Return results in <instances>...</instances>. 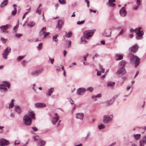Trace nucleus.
Returning a JSON list of instances; mask_svg holds the SVG:
<instances>
[{
	"label": "nucleus",
	"instance_id": "nucleus-37",
	"mask_svg": "<svg viewBox=\"0 0 146 146\" xmlns=\"http://www.w3.org/2000/svg\"><path fill=\"white\" fill-rule=\"evenodd\" d=\"M58 1L61 4H64L66 3L65 0H58Z\"/></svg>",
	"mask_w": 146,
	"mask_h": 146
},
{
	"label": "nucleus",
	"instance_id": "nucleus-14",
	"mask_svg": "<svg viewBox=\"0 0 146 146\" xmlns=\"http://www.w3.org/2000/svg\"><path fill=\"white\" fill-rule=\"evenodd\" d=\"M85 88H78L77 90V93L79 95H82L85 92Z\"/></svg>",
	"mask_w": 146,
	"mask_h": 146
},
{
	"label": "nucleus",
	"instance_id": "nucleus-59",
	"mask_svg": "<svg viewBox=\"0 0 146 146\" xmlns=\"http://www.w3.org/2000/svg\"><path fill=\"white\" fill-rule=\"evenodd\" d=\"M139 7V5H137V6H134V7H133V8L135 10H136L138 9Z\"/></svg>",
	"mask_w": 146,
	"mask_h": 146
},
{
	"label": "nucleus",
	"instance_id": "nucleus-16",
	"mask_svg": "<svg viewBox=\"0 0 146 146\" xmlns=\"http://www.w3.org/2000/svg\"><path fill=\"white\" fill-rule=\"evenodd\" d=\"M100 70H97L96 69V70L97 71V75L98 76H100L101 75V73H104L105 72V69L103 68L102 66L100 65L99 66Z\"/></svg>",
	"mask_w": 146,
	"mask_h": 146
},
{
	"label": "nucleus",
	"instance_id": "nucleus-2",
	"mask_svg": "<svg viewBox=\"0 0 146 146\" xmlns=\"http://www.w3.org/2000/svg\"><path fill=\"white\" fill-rule=\"evenodd\" d=\"M94 33V32L91 30H88L85 31L84 33V37L81 38V42H83L84 44L86 43L87 41L85 40V38L88 39L89 37L92 36Z\"/></svg>",
	"mask_w": 146,
	"mask_h": 146
},
{
	"label": "nucleus",
	"instance_id": "nucleus-9",
	"mask_svg": "<svg viewBox=\"0 0 146 146\" xmlns=\"http://www.w3.org/2000/svg\"><path fill=\"white\" fill-rule=\"evenodd\" d=\"M84 113H78L76 114L75 117L77 119L82 120H83L84 118Z\"/></svg>",
	"mask_w": 146,
	"mask_h": 146
},
{
	"label": "nucleus",
	"instance_id": "nucleus-44",
	"mask_svg": "<svg viewBox=\"0 0 146 146\" xmlns=\"http://www.w3.org/2000/svg\"><path fill=\"white\" fill-rule=\"evenodd\" d=\"M49 60L50 61L51 63L52 64H53L54 61V59H51L50 57H49Z\"/></svg>",
	"mask_w": 146,
	"mask_h": 146
},
{
	"label": "nucleus",
	"instance_id": "nucleus-63",
	"mask_svg": "<svg viewBox=\"0 0 146 146\" xmlns=\"http://www.w3.org/2000/svg\"><path fill=\"white\" fill-rule=\"evenodd\" d=\"M25 60H23L22 62H21V63L23 66H25Z\"/></svg>",
	"mask_w": 146,
	"mask_h": 146
},
{
	"label": "nucleus",
	"instance_id": "nucleus-48",
	"mask_svg": "<svg viewBox=\"0 0 146 146\" xmlns=\"http://www.w3.org/2000/svg\"><path fill=\"white\" fill-rule=\"evenodd\" d=\"M67 99L68 100V101L70 102V104H72L74 102L70 98H68Z\"/></svg>",
	"mask_w": 146,
	"mask_h": 146
},
{
	"label": "nucleus",
	"instance_id": "nucleus-57",
	"mask_svg": "<svg viewBox=\"0 0 146 146\" xmlns=\"http://www.w3.org/2000/svg\"><path fill=\"white\" fill-rule=\"evenodd\" d=\"M106 31V29L105 30V31H104V33L102 34V35L103 36H108L107 35V33L105 32Z\"/></svg>",
	"mask_w": 146,
	"mask_h": 146
},
{
	"label": "nucleus",
	"instance_id": "nucleus-11",
	"mask_svg": "<svg viewBox=\"0 0 146 146\" xmlns=\"http://www.w3.org/2000/svg\"><path fill=\"white\" fill-rule=\"evenodd\" d=\"M139 46L137 44H136L132 46L129 48L130 51L133 52H135L137 51L138 50Z\"/></svg>",
	"mask_w": 146,
	"mask_h": 146
},
{
	"label": "nucleus",
	"instance_id": "nucleus-21",
	"mask_svg": "<svg viewBox=\"0 0 146 146\" xmlns=\"http://www.w3.org/2000/svg\"><path fill=\"white\" fill-rule=\"evenodd\" d=\"M15 110L18 114H20L21 113V109L19 106L16 105L15 106Z\"/></svg>",
	"mask_w": 146,
	"mask_h": 146
},
{
	"label": "nucleus",
	"instance_id": "nucleus-10",
	"mask_svg": "<svg viewBox=\"0 0 146 146\" xmlns=\"http://www.w3.org/2000/svg\"><path fill=\"white\" fill-rule=\"evenodd\" d=\"M9 144V141L6 139H0V145L1 146L7 145Z\"/></svg>",
	"mask_w": 146,
	"mask_h": 146
},
{
	"label": "nucleus",
	"instance_id": "nucleus-3",
	"mask_svg": "<svg viewBox=\"0 0 146 146\" xmlns=\"http://www.w3.org/2000/svg\"><path fill=\"white\" fill-rule=\"evenodd\" d=\"M141 29L140 27L135 29V33H136V38L137 40L142 39L143 38L144 33L143 31L141 30Z\"/></svg>",
	"mask_w": 146,
	"mask_h": 146
},
{
	"label": "nucleus",
	"instance_id": "nucleus-50",
	"mask_svg": "<svg viewBox=\"0 0 146 146\" xmlns=\"http://www.w3.org/2000/svg\"><path fill=\"white\" fill-rule=\"evenodd\" d=\"M1 40L3 43H5L6 42V40L5 38H3L2 37H1Z\"/></svg>",
	"mask_w": 146,
	"mask_h": 146
},
{
	"label": "nucleus",
	"instance_id": "nucleus-7",
	"mask_svg": "<svg viewBox=\"0 0 146 146\" xmlns=\"http://www.w3.org/2000/svg\"><path fill=\"white\" fill-rule=\"evenodd\" d=\"M112 120V117H110L108 115H104L103 116V121L105 123H108Z\"/></svg>",
	"mask_w": 146,
	"mask_h": 146
},
{
	"label": "nucleus",
	"instance_id": "nucleus-12",
	"mask_svg": "<svg viewBox=\"0 0 146 146\" xmlns=\"http://www.w3.org/2000/svg\"><path fill=\"white\" fill-rule=\"evenodd\" d=\"M12 26L10 25H5L1 26L0 28L1 31L3 32H4L5 31L7 30L8 28H10Z\"/></svg>",
	"mask_w": 146,
	"mask_h": 146
},
{
	"label": "nucleus",
	"instance_id": "nucleus-23",
	"mask_svg": "<svg viewBox=\"0 0 146 146\" xmlns=\"http://www.w3.org/2000/svg\"><path fill=\"white\" fill-rule=\"evenodd\" d=\"M35 23L34 21H31L27 24V26L28 27H29L30 28H32L35 26Z\"/></svg>",
	"mask_w": 146,
	"mask_h": 146
},
{
	"label": "nucleus",
	"instance_id": "nucleus-53",
	"mask_svg": "<svg viewBox=\"0 0 146 146\" xmlns=\"http://www.w3.org/2000/svg\"><path fill=\"white\" fill-rule=\"evenodd\" d=\"M22 35V34H16L15 35V36L16 37H19L21 36Z\"/></svg>",
	"mask_w": 146,
	"mask_h": 146
},
{
	"label": "nucleus",
	"instance_id": "nucleus-41",
	"mask_svg": "<svg viewBox=\"0 0 146 146\" xmlns=\"http://www.w3.org/2000/svg\"><path fill=\"white\" fill-rule=\"evenodd\" d=\"M85 21L84 20H82L81 21H78L77 23V24L78 25H81L82 24H83L84 23Z\"/></svg>",
	"mask_w": 146,
	"mask_h": 146
},
{
	"label": "nucleus",
	"instance_id": "nucleus-58",
	"mask_svg": "<svg viewBox=\"0 0 146 146\" xmlns=\"http://www.w3.org/2000/svg\"><path fill=\"white\" fill-rule=\"evenodd\" d=\"M20 143V141L19 140H16L15 142V145L17 144H18Z\"/></svg>",
	"mask_w": 146,
	"mask_h": 146
},
{
	"label": "nucleus",
	"instance_id": "nucleus-61",
	"mask_svg": "<svg viewBox=\"0 0 146 146\" xmlns=\"http://www.w3.org/2000/svg\"><path fill=\"white\" fill-rule=\"evenodd\" d=\"M90 135V133H87V134L86 136L85 137V139H87L88 138Z\"/></svg>",
	"mask_w": 146,
	"mask_h": 146
},
{
	"label": "nucleus",
	"instance_id": "nucleus-1",
	"mask_svg": "<svg viewBox=\"0 0 146 146\" xmlns=\"http://www.w3.org/2000/svg\"><path fill=\"white\" fill-rule=\"evenodd\" d=\"M34 116V114L32 112H29L28 115H25L23 119L24 124L27 125H30L31 123V119H35Z\"/></svg>",
	"mask_w": 146,
	"mask_h": 146
},
{
	"label": "nucleus",
	"instance_id": "nucleus-43",
	"mask_svg": "<svg viewBox=\"0 0 146 146\" xmlns=\"http://www.w3.org/2000/svg\"><path fill=\"white\" fill-rule=\"evenodd\" d=\"M142 2V0H137L136 3L139 6L141 5V3Z\"/></svg>",
	"mask_w": 146,
	"mask_h": 146
},
{
	"label": "nucleus",
	"instance_id": "nucleus-36",
	"mask_svg": "<svg viewBox=\"0 0 146 146\" xmlns=\"http://www.w3.org/2000/svg\"><path fill=\"white\" fill-rule=\"evenodd\" d=\"M141 140H142L143 141L145 144H146V136H144L143 137L142 139H141Z\"/></svg>",
	"mask_w": 146,
	"mask_h": 146
},
{
	"label": "nucleus",
	"instance_id": "nucleus-56",
	"mask_svg": "<svg viewBox=\"0 0 146 146\" xmlns=\"http://www.w3.org/2000/svg\"><path fill=\"white\" fill-rule=\"evenodd\" d=\"M40 9L39 8H37L36 10V12L37 13H38L39 14H40Z\"/></svg>",
	"mask_w": 146,
	"mask_h": 146
},
{
	"label": "nucleus",
	"instance_id": "nucleus-30",
	"mask_svg": "<svg viewBox=\"0 0 146 146\" xmlns=\"http://www.w3.org/2000/svg\"><path fill=\"white\" fill-rule=\"evenodd\" d=\"M58 34H56L55 36H53L52 38L53 41H54L55 42H57L58 41V39L57 38V37H58Z\"/></svg>",
	"mask_w": 146,
	"mask_h": 146
},
{
	"label": "nucleus",
	"instance_id": "nucleus-28",
	"mask_svg": "<svg viewBox=\"0 0 146 146\" xmlns=\"http://www.w3.org/2000/svg\"><path fill=\"white\" fill-rule=\"evenodd\" d=\"M46 30V27H43L41 30L40 31L39 33V34L41 35H42L44 34L45 31H44Z\"/></svg>",
	"mask_w": 146,
	"mask_h": 146
},
{
	"label": "nucleus",
	"instance_id": "nucleus-15",
	"mask_svg": "<svg viewBox=\"0 0 146 146\" xmlns=\"http://www.w3.org/2000/svg\"><path fill=\"white\" fill-rule=\"evenodd\" d=\"M43 69L42 68L40 69L32 72L31 74L32 76H37L38 74L42 72Z\"/></svg>",
	"mask_w": 146,
	"mask_h": 146
},
{
	"label": "nucleus",
	"instance_id": "nucleus-45",
	"mask_svg": "<svg viewBox=\"0 0 146 146\" xmlns=\"http://www.w3.org/2000/svg\"><path fill=\"white\" fill-rule=\"evenodd\" d=\"M116 4L113 3H109L108 5L111 7H114L115 5Z\"/></svg>",
	"mask_w": 146,
	"mask_h": 146
},
{
	"label": "nucleus",
	"instance_id": "nucleus-46",
	"mask_svg": "<svg viewBox=\"0 0 146 146\" xmlns=\"http://www.w3.org/2000/svg\"><path fill=\"white\" fill-rule=\"evenodd\" d=\"M50 34V33L49 32H46L44 33V37L45 38L48 35Z\"/></svg>",
	"mask_w": 146,
	"mask_h": 146
},
{
	"label": "nucleus",
	"instance_id": "nucleus-19",
	"mask_svg": "<svg viewBox=\"0 0 146 146\" xmlns=\"http://www.w3.org/2000/svg\"><path fill=\"white\" fill-rule=\"evenodd\" d=\"M46 143V141L40 139L38 140L37 144L39 146H44Z\"/></svg>",
	"mask_w": 146,
	"mask_h": 146
},
{
	"label": "nucleus",
	"instance_id": "nucleus-13",
	"mask_svg": "<svg viewBox=\"0 0 146 146\" xmlns=\"http://www.w3.org/2000/svg\"><path fill=\"white\" fill-rule=\"evenodd\" d=\"M119 13L120 15L123 17H125L127 14V11L125 9V7H123L119 10Z\"/></svg>",
	"mask_w": 146,
	"mask_h": 146
},
{
	"label": "nucleus",
	"instance_id": "nucleus-35",
	"mask_svg": "<svg viewBox=\"0 0 146 146\" xmlns=\"http://www.w3.org/2000/svg\"><path fill=\"white\" fill-rule=\"evenodd\" d=\"M17 12V9L15 7L14 10L12 12L11 14L13 15H15Z\"/></svg>",
	"mask_w": 146,
	"mask_h": 146
},
{
	"label": "nucleus",
	"instance_id": "nucleus-25",
	"mask_svg": "<svg viewBox=\"0 0 146 146\" xmlns=\"http://www.w3.org/2000/svg\"><path fill=\"white\" fill-rule=\"evenodd\" d=\"M8 0H3L0 5V7H2L6 5L8 3Z\"/></svg>",
	"mask_w": 146,
	"mask_h": 146
},
{
	"label": "nucleus",
	"instance_id": "nucleus-34",
	"mask_svg": "<svg viewBox=\"0 0 146 146\" xmlns=\"http://www.w3.org/2000/svg\"><path fill=\"white\" fill-rule=\"evenodd\" d=\"M18 23H19V21H18L17 22V25L15 26L13 28V31L15 32H16V30L18 27V25H19Z\"/></svg>",
	"mask_w": 146,
	"mask_h": 146
},
{
	"label": "nucleus",
	"instance_id": "nucleus-6",
	"mask_svg": "<svg viewBox=\"0 0 146 146\" xmlns=\"http://www.w3.org/2000/svg\"><path fill=\"white\" fill-rule=\"evenodd\" d=\"M11 51V49L10 47H8L5 49V52L3 53V57L5 59H7V56L10 53Z\"/></svg>",
	"mask_w": 146,
	"mask_h": 146
},
{
	"label": "nucleus",
	"instance_id": "nucleus-31",
	"mask_svg": "<svg viewBox=\"0 0 146 146\" xmlns=\"http://www.w3.org/2000/svg\"><path fill=\"white\" fill-rule=\"evenodd\" d=\"M141 135L139 134H137L134 135L135 139L136 140H138L140 139Z\"/></svg>",
	"mask_w": 146,
	"mask_h": 146
},
{
	"label": "nucleus",
	"instance_id": "nucleus-54",
	"mask_svg": "<svg viewBox=\"0 0 146 146\" xmlns=\"http://www.w3.org/2000/svg\"><path fill=\"white\" fill-rule=\"evenodd\" d=\"M115 0H109L108 1L109 3H113L115 2Z\"/></svg>",
	"mask_w": 146,
	"mask_h": 146
},
{
	"label": "nucleus",
	"instance_id": "nucleus-24",
	"mask_svg": "<svg viewBox=\"0 0 146 146\" xmlns=\"http://www.w3.org/2000/svg\"><path fill=\"white\" fill-rule=\"evenodd\" d=\"M115 56L117 58L116 60H121L123 59V56L122 55L117 54H116Z\"/></svg>",
	"mask_w": 146,
	"mask_h": 146
},
{
	"label": "nucleus",
	"instance_id": "nucleus-17",
	"mask_svg": "<svg viewBox=\"0 0 146 146\" xmlns=\"http://www.w3.org/2000/svg\"><path fill=\"white\" fill-rule=\"evenodd\" d=\"M46 104L43 103H36L35 104V106L36 108H42L46 107Z\"/></svg>",
	"mask_w": 146,
	"mask_h": 146
},
{
	"label": "nucleus",
	"instance_id": "nucleus-20",
	"mask_svg": "<svg viewBox=\"0 0 146 146\" xmlns=\"http://www.w3.org/2000/svg\"><path fill=\"white\" fill-rule=\"evenodd\" d=\"M54 91V88H51L48 89V92L46 93V95L48 96H49L51 95Z\"/></svg>",
	"mask_w": 146,
	"mask_h": 146
},
{
	"label": "nucleus",
	"instance_id": "nucleus-4",
	"mask_svg": "<svg viewBox=\"0 0 146 146\" xmlns=\"http://www.w3.org/2000/svg\"><path fill=\"white\" fill-rule=\"evenodd\" d=\"M129 56L130 58L131 61L132 62H135V66L136 67L139 64V58L137 56H135L133 54L131 53H130Z\"/></svg>",
	"mask_w": 146,
	"mask_h": 146
},
{
	"label": "nucleus",
	"instance_id": "nucleus-64",
	"mask_svg": "<svg viewBox=\"0 0 146 146\" xmlns=\"http://www.w3.org/2000/svg\"><path fill=\"white\" fill-rule=\"evenodd\" d=\"M101 43L103 44H105V41L104 40H102L101 42Z\"/></svg>",
	"mask_w": 146,
	"mask_h": 146
},
{
	"label": "nucleus",
	"instance_id": "nucleus-40",
	"mask_svg": "<svg viewBox=\"0 0 146 146\" xmlns=\"http://www.w3.org/2000/svg\"><path fill=\"white\" fill-rule=\"evenodd\" d=\"M119 96V94L115 95L111 99L114 101Z\"/></svg>",
	"mask_w": 146,
	"mask_h": 146
},
{
	"label": "nucleus",
	"instance_id": "nucleus-39",
	"mask_svg": "<svg viewBox=\"0 0 146 146\" xmlns=\"http://www.w3.org/2000/svg\"><path fill=\"white\" fill-rule=\"evenodd\" d=\"M42 43H40L37 46V48L38 49V50H40L42 49Z\"/></svg>",
	"mask_w": 146,
	"mask_h": 146
},
{
	"label": "nucleus",
	"instance_id": "nucleus-26",
	"mask_svg": "<svg viewBox=\"0 0 146 146\" xmlns=\"http://www.w3.org/2000/svg\"><path fill=\"white\" fill-rule=\"evenodd\" d=\"M59 117H54L52 120V122L53 124H54L58 121L59 119Z\"/></svg>",
	"mask_w": 146,
	"mask_h": 146
},
{
	"label": "nucleus",
	"instance_id": "nucleus-8",
	"mask_svg": "<svg viewBox=\"0 0 146 146\" xmlns=\"http://www.w3.org/2000/svg\"><path fill=\"white\" fill-rule=\"evenodd\" d=\"M126 73V71L124 68H120L117 70L116 73L121 76L124 75Z\"/></svg>",
	"mask_w": 146,
	"mask_h": 146
},
{
	"label": "nucleus",
	"instance_id": "nucleus-47",
	"mask_svg": "<svg viewBox=\"0 0 146 146\" xmlns=\"http://www.w3.org/2000/svg\"><path fill=\"white\" fill-rule=\"evenodd\" d=\"M24 56H19L18 57L17 59L20 60L22 59L24 57Z\"/></svg>",
	"mask_w": 146,
	"mask_h": 146
},
{
	"label": "nucleus",
	"instance_id": "nucleus-49",
	"mask_svg": "<svg viewBox=\"0 0 146 146\" xmlns=\"http://www.w3.org/2000/svg\"><path fill=\"white\" fill-rule=\"evenodd\" d=\"M13 103H12L11 102L9 105V108H12L13 107Z\"/></svg>",
	"mask_w": 146,
	"mask_h": 146
},
{
	"label": "nucleus",
	"instance_id": "nucleus-38",
	"mask_svg": "<svg viewBox=\"0 0 146 146\" xmlns=\"http://www.w3.org/2000/svg\"><path fill=\"white\" fill-rule=\"evenodd\" d=\"M94 90L93 88L92 87H90L88 88L87 89V90H88L89 91L92 92Z\"/></svg>",
	"mask_w": 146,
	"mask_h": 146
},
{
	"label": "nucleus",
	"instance_id": "nucleus-27",
	"mask_svg": "<svg viewBox=\"0 0 146 146\" xmlns=\"http://www.w3.org/2000/svg\"><path fill=\"white\" fill-rule=\"evenodd\" d=\"M114 101L111 99L109 101L106 102V103L108 106H111L112 104Z\"/></svg>",
	"mask_w": 146,
	"mask_h": 146
},
{
	"label": "nucleus",
	"instance_id": "nucleus-29",
	"mask_svg": "<svg viewBox=\"0 0 146 146\" xmlns=\"http://www.w3.org/2000/svg\"><path fill=\"white\" fill-rule=\"evenodd\" d=\"M72 34V33L71 32H69L68 33L66 32V34L65 35V36L68 38H70L71 37Z\"/></svg>",
	"mask_w": 146,
	"mask_h": 146
},
{
	"label": "nucleus",
	"instance_id": "nucleus-51",
	"mask_svg": "<svg viewBox=\"0 0 146 146\" xmlns=\"http://www.w3.org/2000/svg\"><path fill=\"white\" fill-rule=\"evenodd\" d=\"M39 137L38 136H34L33 137V138L34 139H35V140L36 141L38 139V138Z\"/></svg>",
	"mask_w": 146,
	"mask_h": 146
},
{
	"label": "nucleus",
	"instance_id": "nucleus-60",
	"mask_svg": "<svg viewBox=\"0 0 146 146\" xmlns=\"http://www.w3.org/2000/svg\"><path fill=\"white\" fill-rule=\"evenodd\" d=\"M123 29H122L121 31L119 33L118 36L121 35L123 34Z\"/></svg>",
	"mask_w": 146,
	"mask_h": 146
},
{
	"label": "nucleus",
	"instance_id": "nucleus-55",
	"mask_svg": "<svg viewBox=\"0 0 146 146\" xmlns=\"http://www.w3.org/2000/svg\"><path fill=\"white\" fill-rule=\"evenodd\" d=\"M102 94H98L97 95L95 96L96 98H100L102 96Z\"/></svg>",
	"mask_w": 146,
	"mask_h": 146
},
{
	"label": "nucleus",
	"instance_id": "nucleus-52",
	"mask_svg": "<svg viewBox=\"0 0 146 146\" xmlns=\"http://www.w3.org/2000/svg\"><path fill=\"white\" fill-rule=\"evenodd\" d=\"M32 128L34 131H36L37 130V128L35 127H32Z\"/></svg>",
	"mask_w": 146,
	"mask_h": 146
},
{
	"label": "nucleus",
	"instance_id": "nucleus-62",
	"mask_svg": "<svg viewBox=\"0 0 146 146\" xmlns=\"http://www.w3.org/2000/svg\"><path fill=\"white\" fill-rule=\"evenodd\" d=\"M90 12H94V13H96V10H93L91 9H90Z\"/></svg>",
	"mask_w": 146,
	"mask_h": 146
},
{
	"label": "nucleus",
	"instance_id": "nucleus-32",
	"mask_svg": "<svg viewBox=\"0 0 146 146\" xmlns=\"http://www.w3.org/2000/svg\"><path fill=\"white\" fill-rule=\"evenodd\" d=\"M115 84V82H108L107 86H113Z\"/></svg>",
	"mask_w": 146,
	"mask_h": 146
},
{
	"label": "nucleus",
	"instance_id": "nucleus-18",
	"mask_svg": "<svg viewBox=\"0 0 146 146\" xmlns=\"http://www.w3.org/2000/svg\"><path fill=\"white\" fill-rule=\"evenodd\" d=\"M63 24V22L62 20H59L57 23V24L56 26V28L58 29L59 30H60L62 28V25Z\"/></svg>",
	"mask_w": 146,
	"mask_h": 146
},
{
	"label": "nucleus",
	"instance_id": "nucleus-33",
	"mask_svg": "<svg viewBox=\"0 0 146 146\" xmlns=\"http://www.w3.org/2000/svg\"><path fill=\"white\" fill-rule=\"evenodd\" d=\"M105 125H104L101 123L100 125L98 126V129H102L105 128Z\"/></svg>",
	"mask_w": 146,
	"mask_h": 146
},
{
	"label": "nucleus",
	"instance_id": "nucleus-22",
	"mask_svg": "<svg viewBox=\"0 0 146 146\" xmlns=\"http://www.w3.org/2000/svg\"><path fill=\"white\" fill-rule=\"evenodd\" d=\"M126 64V62L124 60H123L119 63V68H124Z\"/></svg>",
	"mask_w": 146,
	"mask_h": 146
},
{
	"label": "nucleus",
	"instance_id": "nucleus-5",
	"mask_svg": "<svg viewBox=\"0 0 146 146\" xmlns=\"http://www.w3.org/2000/svg\"><path fill=\"white\" fill-rule=\"evenodd\" d=\"M4 84H0V89H2L4 91L7 90V89L6 88L7 87L8 88H9L10 84L9 83L6 81H4L3 82Z\"/></svg>",
	"mask_w": 146,
	"mask_h": 146
},
{
	"label": "nucleus",
	"instance_id": "nucleus-42",
	"mask_svg": "<svg viewBox=\"0 0 146 146\" xmlns=\"http://www.w3.org/2000/svg\"><path fill=\"white\" fill-rule=\"evenodd\" d=\"M139 143L140 146H144V143L143 141L140 140L139 141Z\"/></svg>",
	"mask_w": 146,
	"mask_h": 146
}]
</instances>
